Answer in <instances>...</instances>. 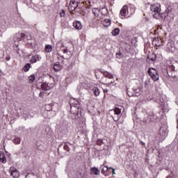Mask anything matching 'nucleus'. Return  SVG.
Returning <instances> with one entry per match:
<instances>
[{
	"label": "nucleus",
	"instance_id": "f257e3e1",
	"mask_svg": "<svg viewBox=\"0 0 178 178\" xmlns=\"http://www.w3.org/2000/svg\"><path fill=\"white\" fill-rule=\"evenodd\" d=\"M134 12H136L134 8H132L131 7L129 8L127 6H124L120 12V15L123 17L128 18L130 17L131 15H134Z\"/></svg>",
	"mask_w": 178,
	"mask_h": 178
},
{
	"label": "nucleus",
	"instance_id": "f03ea898",
	"mask_svg": "<svg viewBox=\"0 0 178 178\" xmlns=\"http://www.w3.org/2000/svg\"><path fill=\"white\" fill-rule=\"evenodd\" d=\"M16 40L19 42V41H24V42H29L31 40V35L26 34L23 32H18L15 35Z\"/></svg>",
	"mask_w": 178,
	"mask_h": 178
},
{
	"label": "nucleus",
	"instance_id": "7ed1b4c3",
	"mask_svg": "<svg viewBox=\"0 0 178 178\" xmlns=\"http://www.w3.org/2000/svg\"><path fill=\"white\" fill-rule=\"evenodd\" d=\"M150 10L154 19H159V13H161V5L152 4L150 6Z\"/></svg>",
	"mask_w": 178,
	"mask_h": 178
},
{
	"label": "nucleus",
	"instance_id": "20e7f679",
	"mask_svg": "<svg viewBox=\"0 0 178 178\" xmlns=\"http://www.w3.org/2000/svg\"><path fill=\"white\" fill-rule=\"evenodd\" d=\"M147 73L153 81H158V80H159V74H158V71L154 67H149L147 70Z\"/></svg>",
	"mask_w": 178,
	"mask_h": 178
},
{
	"label": "nucleus",
	"instance_id": "39448f33",
	"mask_svg": "<svg viewBox=\"0 0 178 178\" xmlns=\"http://www.w3.org/2000/svg\"><path fill=\"white\" fill-rule=\"evenodd\" d=\"M114 115H111L114 122H119V119H120V113H122V110L120 108L116 107L113 109Z\"/></svg>",
	"mask_w": 178,
	"mask_h": 178
},
{
	"label": "nucleus",
	"instance_id": "423d86ee",
	"mask_svg": "<svg viewBox=\"0 0 178 178\" xmlns=\"http://www.w3.org/2000/svg\"><path fill=\"white\" fill-rule=\"evenodd\" d=\"M10 175L14 178H17L20 176V173L15 167L10 168Z\"/></svg>",
	"mask_w": 178,
	"mask_h": 178
},
{
	"label": "nucleus",
	"instance_id": "0eeeda50",
	"mask_svg": "<svg viewBox=\"0 0 178 178\" xmlns=\"http://www.w3.org/2000/svg\"><path fill=\"white\" fill-rule=\"evenodd\" d=\"M159 133L163 138H166L168 137V128H166V126L161 127Z\"/></svg>",
	"mask_w": 178,
	"mask_h": 178
},
{
	"label": "nucleus",
	"instance_id": "6e6552de",
	"mask_svg": "<svg viewBox=\"0 0 178 178\" xmlns=\"http://www.w3.org/2000/svg\"><path fill=\"white\" fill-rule=\"evenodd\" d=\"M69 146L72 147L73 144L70 143V142H63L60 145L59 147H63L65 151L67 152H70V147Z\"/></svg>",
	"mask_w": 178,
	"mask_h": 178
},
{
	"label": "nucleus",
	"instance_id": "1a4fd4ad",
	"mask_svg": "<svg viewBox=\"0 0 178 178\" xmlns=\"http://www.w3.org/2000/svg\"><path fill=\"white\" fill-rule=\"evenodd\" d=\"M77 6H79V3L76 2V1L73 0L71 1L69 6H68V9L70 10H71L72 12H73L74 10H76V9L77 8Z\"/></svg>",
	"mask_w": 178,
	"mask_h": 178
},
{
	"label": "nucleus",
	"instance_id": "9d476101",
	"mask_svg": "<svg viewBox=\"0 0 178 178\" xmlns=\"http://www.w3.org/2000/svg\"><path fill=\"white\" fill-rule=\"evenodd\" d=\"M40 60H41V56L38 54L33 56L30 59L31 63H36V62H40Z\"/></svg>",
	"mask_w": 178,
	"mask_h": 178
},
{
	"label": "nucleus",
	"instance_id": "9b49d317",
	"mask_svg": "<svg viewBox=\"0 0 178 178\" xmlns=\"http://www.w3.org/2000/svg\"><path fill=\"white\" fill-rule=\"evenodd\" d=\"M134 94L130 95V91L127 90V94L128 97H140V89L133 90Z\"/></svg>",
	"mask_w": 178,
	"mask_h": 178
},
{
	"label": "nucleus",
	"instance_id": "f8f14e48",
	"mask_svg": "<svg viewBox=\"0 0 178 178\" xmlns=\"http://www.w3.org/2000/svg\"><path fill=\"white\" fill-rule=\"evenodd\" d=\"M90 175H95V176H98V175H99V173H101L99 170H98V168H97L95 167L91 168L90 169Z\"/></svg>",
	"mask_w": 178,
	"mask_h": 178
},
{
	"label": "nucleus",
	"instance_id": "ddd939ff",
	"mask_svg": "<svg viewBox=\"0 0 178 178\" xmlns=\"http://www.w3.org/2000/svg\"><path fill=\"white\" fill-rule=\"evenodd\" d=\"M73 26L76 30H81V29H83V25H81V22L79 21H74L73 22Z\"/></svg>",
	"mask_w": 178,
	"mask_h": 178
},
{
	"label": "nucleus",
	"instance_id": "4468645a",
	"mask_svg": "<svg viewBox=\"0 0 178 178\" xmlns=\"http://www.w3.org/2000/svg\"><path fill=\"white\" fill-rule=\"evenodd\" d=\"M168 15H169V11L168 10H166L163 13H159V19H163V20H166V17H168Z\"/></svg>",
	"mask_w": 178,
	"mask_h": 178
},
{
	"label": "nucleus",
	"instance_id": "2eb2a0df",
	"mask_svg": "<svg viewBox=\"0 0 178 178\" xmlns=\"http://www.w3.org/2000/svg\"><path fill=\"white\" fill-rule=\"evenodd\" d=\"M54 72H60V70H62V65H60V63L59 62H56L54 65Z\"/></svg>",
	"mask_w": 178,
	"mask_h": 178
},
{
	"label": "nucleus",
	"instance_id": "dca6fc26",
	"mask_svg": "<svg viewBox=\"0 0 178 178\" xmlns=\"http://www.w3.org/2000/svg\"><path fill=\"white\" fill-rule=\"evenodd\" d=\"M41 88L44 91H48L49 90H51V86L47 82H44L41 84Z\"/></svg>",
	"mask_w": 178,
	"mask_h": 178
},
{
	"label": "nucleus",
	"instance_id": "f3484780",
	"mask_svg": "<svg viewBox=\"0 0 178 178\" xmlns=\"http://www.w3.org/2000/svg\"><path fill=\"white\" fill-rule=\"evenodd\" d=\"M0 162L6 163V156H5V153L2 152H0Z\"/></svg>",
	"mask_w": 178,
	"mask_h": 178
},
{
	"label": "nucleus",
	"instance_id": "a211bd4d",
	"mask_svg": "<svg viewBox=\"0 0 178 178\" xmlns=\"http://www.w3.org/2000/svg\"><path fill=\"white\" fill-rule=\"evenodd\" d=\"M92 91L95 97H98L101 94V91L97 87H93Z\"/></svg>",
	"mask_w": 178,
	"mask_h": 178
},
{
	"label": "nucleus",
	"instance_id": "6ab92c4d",
	"mask_svg": "<svg viewBox=\"0 0 178 178\" xmlns=\"http://www.w3.org/2000/svg\"><path fill=\"white\" fill-rule=\"evenodd\" d=\"M119 33H120V29L119 28H115L114 30L112 31L111 34L116 37V35H119Z\"/></svg>",
	"mask_w": 178,
	"mask_h": 178
},
{
	"label": "nucleus",
	"instance_id": "aec40b11",
	"mask_svg": "<svg viewBox=\"0 0 178 178\" xmlns=\"http://www.w3.org/2000/svg\"><path fill=\"white\" fill-rule=\"evenodd\" d=\"M92 12L96 17H98V16H99L98 13L101 12V10L98 8H92Z\"/></svg>",
	"mask_w": 178,
	"mask_h": 178
},
{
	"label": "nucleus",
	"instance_id": "412c9836",
	"mask_svg": "<svg viewBox=\"0 0 178 178\" xmlns=\"http://www.w3.org/2000/svg\"><path fill=\"white\" fill-rule=\"evenodd\" d=\"M159 42H161V39L155 38L153 40L152 44L153 45H156V47H161V44Z\"/></svg>",
	"mask_w": 178,
	"mask_h": 178
},
{
	"label": "nucleus",
	"instance_id": "4be33fe9",
	"mask_svg": "<svg viewBox=\"0 0 178 178\" xmlns=\"http://www.w3.org/2000/svg\"><path fill=\"white\" fill-rule=\"evenodd\" d=\"M149 119L150 122H156V119H158V116H156L154 114H152L149 116Z\"/></svg>",
	"mask_w": 178,
	"mask_h": 178
},
{
	"label": "nucleus",
	"instance_id": "5701e85b",
	"mask_svg": "<svg viewBox=\"0 0 178 178\" xmlns=\"http://www.w3.org/2000/svg\"><path fill=\"white\" fill-rule=\"evenodd\" d=\"M30 67H31V64L30 63H26L24 66V71L25 72H29V70H30Z\"/></svg>",
	"mask_w": 178,
	"mask_h": 178
},
{
	"label": "nucleus",
	"instance_id": "b1692460",
	"mask_svg": "<svg viewBox=\"0 0 178 178\" xmlns=\"http://www.w3.org/2000/svg\"><path fill=\"white\" fill-rule=\"evenodd\" d=\"M21 139L19 137L15 136L13 138V142L15 143V144H20Z\"/></svg>",
	"mask_w": 178,
	"mask_h": 178
},
{
	"label": "nucleus",
	"instance_id": "393cba45",
	"mask_svg": "<svg viewBox=\"0 0 178 178\" xmlns=\"http://www.w3.org/2000/svg\"><path fill=\"white\" fill-rule=\"evenodd\" d=\"M46 52H52V46L51 44H47L45 46Z\"/></svg>",
	"mask_w": 178,
	"mask_h": 178
},
{
	"label": "nucleus",
	"instance_id": "a878e982",
	"mask_svg": "<svg viewBox=\"0 0 178 178\" xmlns=\"http://www.w3.org/2000/svg\"><path fill=\"white\" fill-rule=\"evenodd\" d=\"M29 83L30 84H32V83H34V80H35V75L32 74L29 77Z\"/></svg>",
	"mask_w": 178,
	"mask_h": 178
},
{
	"label": "nucleus",
	"instance_id": "bb28decb",
	"mask_svg": "<svg viewBox=\"0 0 178 178\" xmlns=\"http://www.w3.org/2000/svg\"><path fill=\"white\" fill-rule=\"evenodd\" d=\"M101 14L102 15V16H105L106 15V13H108V9H106V8H102L100 10Z\"/></svg>",
	"mask_w": 178,
	"mask_h": 178
},
{
	"label": "nucleus",
	"instance_id": "cd10ccee",
	"mask_svg": "<svg viewBox=\"0 0 178 178\" xmlns=\"http://www.w3.org/2000/svg\"><path fill=\"white\" fill-rule=\"evenodd\" d=\"M108 169L109 168H108L107 166L100 167V170L102 174L105 173V172H108Z\"/></svg>",
	"mask_w": 178,
	"mask_h": 178
},
{
	"label": "nucleus",
	"instance_id": "c85d7f7f",
	"mask_svg": "<svg viewBox=\"0 0 178 178\" xmlns=\"http://www.w3.org/2000/svg\"><path fill=\"white\" fill-rule=\"evenodd\" d=\"M77 111L74 115H75V118H80V116H81V114L80 113H79V108H75V111Z\"/></svg>",
	"mask_w": 178,
	"mask_h": 178
},
{
	"label": "nucleus",
	"instance_id": "c756f323",
	"mask_svg": "<svg viewBox=\"0 0 178 178\" xmlns=\"http://www.w3.org/2000/svg\"><path fill=\"white\" fill-rule=\"evenodd\" d=\"M104 22H105V23L107 24L106 25H104V26H106V27H108V26H110V25H111V19H104Z\"/></svg>",
	"mask_w": 178,
	"mask_h": 178
},
{
	"label": "nucleus",
	"instance_id": "7c9ffc66",
	"mask_svg": "<svg viewBox=\"0 0 178 178\" xmlns=\"http://www.w3.org/2000/svg\"><path fill=\"white\" fill-rule=\"evenodd\" d=\"M66 13H65L64 10H62L61 13H60V17H65Z\"/></svg>",
	"mask_w": 178,
	"mask_h": 178
},
{
	"label": "nucleus",
	"instance_id": "2f4dec72",
	"mask_svg": "<svg viewBox=\"0 0 178 178\" xmlns=\"http://www.w3.org/2000/svg\"><path fill=\"white\" fill-rule=\"evenodd\" d=\"M168 69L171 71V72H175V67L173 65H170Z\"/></svg>",
	"mask_w": 178,
	"mask_h": 178
},
{
	"label": "nucleus",
	"instance_id": "473e14b6",
	"mask_svg": "<svg viewBox=\"0 0 178 178\" xmlns=\"http://www.w3.org/2000/svg\"><path fill=\"white\" fill-rule=\"evenodd\" d=\"M106 77H108V79H113V75H112L111 74H107L106 75Z\"/></svg>",
	"mask_w": 178,
	"mask_h": 178
},
{
	"label": "nucleus",
	"instance_id": "72a5a7b5",
	"mask_svg": "<svg viewBox=\"0 0 178 178\" xmlns=\"http://www.w3.org/2000/svg\"><path fill=\"white\" fill-rule=\"evenodd\" d=\"M122 56V53H117L116 54V58H118V59H120V57Z\"/></svg>",
	"mask_w": 178,
	"mask_h": 178
},
{
	"label": "nucleus",
	"instance_id": "f704fd0d",
	"mask_svg": "<svg viewBox=\"0 0 178 178\" xmlns=\"http://www.w3.org/2000/svg\"><path fill=\"white\" fill-rule=\"evenodd\" d=\"M175 177V175H173V172H171V175H168L166 178H173Z\"/></svg>",
	"mask_w": 178,
	"mask_h": 178
},
{
	"label": "nucleus",
	"instance_id": "c9c22d12",
	"mask_svg": "<svg viewBox=\"0 0 178 178\" xmlns=\"http://www.w3.org/2000/svg\"><path fill=\"white\" fill-rule=\"evenodd\" d=\"M44 92H40V94H39V97H40V98H44Z\"/></svg>",
	"mask_w": 178,
	"mask_h": 178
},
{
	"label": "nucleus",
	"instance_id": "e433bc0d",
	"mask_svg": "<svg viewBox=\"0 0 178 178\" xmlns=\"http://www.w3.org/2000/svg\"><path fill=\"white\" fill-rule=\"evenodd\" d=\"M97 145H102V140H97Z\"/></svg>",
	"mask_w": 178,
	"mask_h": 178
},
{
	"label": "nucleus",
	"instance_id": "4c0bfd02",
	"mask_svg": "<svg viewBox=\"0 0 178 178\" xmlns=\"http://www.w3.org/2000/svg\"><path fill=\"white\" fill-rule=\"evenodd\" d=\"M3 54L4 52L3 51H0V59L1 58H3Z\"/></svg>",
	"mask_w": 178,
	"mask_h": 178
},
{
	"label": "nucleus",
	"instance_id": "58836bf2",
	"mask_svg": "<svg viewBox=\"0 0 178 178\" xmlns=\"http://www.w3.org/2000/svg\"><path fill=\"white\" fill-rule=\"evenodd\" d=\"M155 59H156V55L154 56V58H150V60H152V62H154L155 61Z\"/></svg>",
	"mask_w": 178,
	"mask_h": 178
},
{
	"label": "nucleus",
	"instance_id": "ea45409f",
	"mask_svg": "<svg viewBox=\"0 0 178 178\" xmlns=\"http://www.w3.org/2000/svg\"><path fill=\"white\" fill-rule=\"evenodd\" d=\"M139 144H141L142 145H143L144 147H145V143L143 142V141H140Z\"/></svg>",
	"mask_w": 178,
	"mask_h": 178
},
{
	"label": "nucleus",
	"instance_id": "a19ab883",
	"mask_svg": "<svg viewBox=\"0 0 178 178\" xmlns=\"http://www.w3.org/2000/svg\"><path fill=\"white\" fill-rule=\"evenodd\" d=\"M68 51L67 49H63V54H67Z\"/></svg>",
	"mask_w": 178,
	"mask_h": 178
},
{
	"label": "nucleus",
	"instance_id": "79ce46f5",
	"mask_svg": "<svg viewBox=\"0 0 178 178\" xmlns=\"http://www.w3.org/2000/svg\"><path fill=\"white\" fill-rule=\"evenodd\" d=\"M103 92H104V94H106V92H108V89H103Z\"/></svg>",
	"mask_w": 178,
	"mask_h": 178
},
{
	"label": "nucleus",
	"instance_id": "37998d69",
	"mask_svg": "<svg viewBox=\"0 0 178 178\" xmlns=\"http://www.w3.org/2000/svg\"><path fill=\"white\" fill-rule=\"evenodd\" d=\"M6 60H10V56H7L6 57Z\"/></svg>",
	"mask_w": 178,
	"mask_h": 178
},
{
	"label": "nucleus",
	"instance_id": "c03bdc74",
	"mask_svg": "<svg viewBox=\"0 0 178 178\" xmlns=\"http://www.w3.org/2000/svg\"><path fill=\"white\" fill-rule=\"evenodd\" d=\"M112 173L113 175H116V173H115V168L112 170Z\"/></svg>",
	"mask_w": 178,
	"mask_h": 178
},
{
	"label": "nucleus",
	"instance_id": "a18cd8bd",
	"mask_svg": "<svg viewBox=\"0 0 178 178\" xmlns=\"http://www.w3.org/2000/svg\"><path fill=\"white\" fill-rule=\"evenodd\" d=\"M60 58H62V59H67V58H65V56H60Z\"/></svg>",
	"mask_w": 178,
	"mask_h": 178
},
{
	"label": "nucleus",
	"instance_id": "49530a36",
	"mask_svg": "<svg viewBox=\"0 0 178 178\" xmlns=\"http://www.w3.org/2000/svg\"><path fill=\"white\" fill-rule=\"evenodd\" d=\"M108 169H111L112 170H113V169H115V168L110 167V168H108Z\"/></svg>",
	"mask_w": 178,
	"mask_h": 178
},
{
	"label": "nucleus",
	"instance_id": "de8ad7c7",
	"mask_svg": "<svg viewBox=\"0 0 178 178\" xmlns=\"http://www.w3.org/2000/svg\"><path fill=\"white\" fill-rule=\"evenodd\" d=\"M2 77V76L1 75V72H0V79Z\"/></svg>",
	"mask_w": 178,
	"mask_h": 178
},
{
	"label": "nucleus",
	"instance_id": "09e8293b",
	"mask_svg": "<svg viewBox=\"0 0 178 178\" xmlns=\"http://www.w3.org/2000/svg\"><path fill=\"white\" fill-rule=\"evenodd\" d=\"M131 94H134V93H131V92H129V95H131Z\"/></svg>",
	"mask_w": 178,
	"mask_h": 178
},
{
	"label": "nucleus",
	"instance_id": "8fccbe9b",
	"mask_svg": "<svg viewBox=\"0 0 178 178\" xmlns=\"http://www.w3.org/2000/svg\"><path fill=\"white\" fill-rule=\"evenodd\" d=\"M50 77H51V79H54V77H52V76H50Z\"/></svg>",
	"mask_w": 178,
	"mask_h": 178
}]
</instances>
